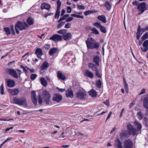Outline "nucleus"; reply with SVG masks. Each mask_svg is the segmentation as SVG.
I'll return each instance as SVG.
<instances>
[{
  "label": "nucleus",
  "mask_w": 148,
  "mask_h": 148,
  "mask_svg": "<svg viewBox=\"0 0 148 148\" xmlns=\"http://www.w3.org/2000/svg\"><path fill=\"white\" fill-rule=\"evenodd\" d=\"M88 49H98L99 47V43L92 38H88L86 41Z\"/></svg>",
  "instance_id": "nucleus-1"
},
{
  "label": "nucleus",
  "mask_w": 148,
  "mask_h": 148,
  "mask_svg": "<svg viewBox=\"0 0 148 148\" xmlns=\"http://www.w3.org/2000/svg\"><path fill=\"white\" fill-rule=\"evenodd\" d=\"M15 29L17 34L19 33V31L17 29L18 28L20 30L22 31L27 29L29 26L25 22H21L20 21H17L15 25Z\"/></svg>",
  "instance_id": "nucleus-2"
},
{
  "label": "nucleus",
  "mask_w": 148,
  "mask_h": 148,
  "mask_svg": "<svg viewBox=\"0 0 148 148\" xmlns=\"http://www.w3.org/2000/svg\"><path fill=\"white\" fill-rule=\"evenodd\" d=\"M14 103L20 106H23L26 107L27 105L26 99L25 97L17 98L14 97L13 98Z\"/></svg>",
  "instance_id": "nucleus-3"
},
{
  "label": "nucleus",
  "mask_w": 148,
  "mask_h": 148,
  "mask_svg": "<svg viewBox=\"0 0 148 148\" xmlns=\"http://www.w3.org/2000/svg\"><path fill=\"white\" fill-rule=\"evenodd\" d=\"M16 70L18 71V74L16 71L13 69H7L6 70V72L7 74L10 75L14 78L18 79L20 77L22 72L19 69H17Z\"/></svg>",
  "instance_id": "nucleus-4"
},
{
  "label": "nucleus",
  "mask_w": 148,
  "mask_h": 148,
  "mask_svg": "<svg viewBox=\"0 0 148 148\" xmlns=\"http://www.w3.org/2000/svg\"><path fill=\"white\" fill-rule=\"evenodd\" d=\"M42 96L43 98L45 99V101L47 104L50 105L51 104L50 101L51 96L50 94L47 90H44L42 92Z\"/></svg>",
  "instance_id": "nucleus-5"
},
{
  "label": "nucleus",
  "mask_w": 148,
  "mask_h": 148,
  "mask_svg": "<svg viewBox=\"0 0 148 148\" xmlns=\"http://www.w3.org/2000/svg\"><path fill=\"white\" fill-rule=\"evenodd\" d=\"M146 3L145 2L140 3L138 5L137 8L140 12V13H138V15L141 14L145 11L147 10V8L146 6Z\"/></svg>",
  "instance_id": "nucleus-6"
},
{
  "label": "nucleus",
  "mask_w": 148,
  "mask_h": 148,
  "mask_svg": "<svg viewBox=\"0 0 148 148\" xmlns=\"http://www.w3.org/2000/svg\"><path fill=\"white\" fill-rule=\"evenodd\" d=\"M127 127L129 131V133L131 135L134 136L138 134L139 131L135 128L131 124H129L127 125Z\"/></svg>",
  "instance_id": "nucleus-7"
},
{
  "label": "nucleus",
  "mask_w": 148,
  "mask_h": 148,
  "mask_svg": "<svg viewBox=\"0 0 148 148\" xmlns=\"http://www.w3.org/2000/svg\"><path fill=\"white\" fill-rule=\"evenodd\" d=\"M57 9L55 15V18H58L60 14V9L61 5V2L60 0H58L57 1Z\"/></svg>",
  "instance_id": "nucleus-8"
},
{
  "label": "nucleus",
  "mask_w": 148,
  "mask_h": 148,
  "mask_svg": "<svg viewBox=\"0 0 148 148\" xmlns=\"http://www.w3.org/2000/svg\"><path fill=\"white\" fill-rule=\"evenodd\" d=\"M124 148H132L133 143L130 139L126 140L124 141Z\"/></svg>",
  "instance_id": "nucleus-9"
},
{
  "label": "nucleus",
  "mask_w": 148,
  "mask_h": 148,
  "mask_svg": "<svg viewBox=\"0 0 148 148\" xmlns=\"http://www.w3.org/2000/svg\"><path fill=\"white\" fill-rule=\"evenodd\" d=\"M50 40L54 41H61L62 40V36L57 34L53 35L50 38Z\"/></svg>",
  "instance_id": "nucleus-10"
},
{
  "label": "nucleus",
  "mask_w": 148,
  "mask_h": 148,
  "mask_svg": "<svg viewBox=\"0 0 148 148\" xmlns=\"http://www.w3.org/2000/svg\"><path fill=\"white\" fill-rule=\"evenodd\" d=\"M31 99L33 103L36 106L37 105V99L36 97V92L33 90L31 92Z\"/></svg>",
  "instance_id": "nucleus-11"
},
{
  "label": "nucleus",
  "mask_w": 148,
  "mask_h": 148,
  "mask_svg": "<svg viewBox=\"0 0 148 148\" xmlns=\"http://www.w3.org/2000/svg\"><path fill=\"white\" fill-rule=\"evenodd\" d=\"M7 86L10 88L14 87L15 86V82L12 79H5Z\"/></svg>",
  "instance_id": "nucleus-12"
},
{
  "label": "nucleus",
  "mask_w": 148,
  "mask_h": 148,
  "mask_svg": "<svg viewBox=\"0 0 148 148\" xmlns=\"http://www.w3.org/2000/svg\"><path fill=\"white\" fill-rule=\"evenodd\" d=\"M57 77L61 80H64L66 79L65 74L61 71H58L57 73Z\"/></svg>",
  "instance_id": "nucleus-13"
},
{
  "label": "nucleus",
  "mask_w": 148,
  "mask_h": 148,
  "mask_svg": "<svg viewBox=\"0 0 148 148\" xmlns=\"http://www.w3.org/2000/svg\"><path fill=\"white\" fill-rule=\"evenodd\" d=\"M62 99V97L61 95L59 94H56L54 95L52 99L53 101L59 103L61 100Z\"/></svg>",
  "instance_id": "nucleus-14"
},
{
  "label": "nucleus",
  "mask_w": 148,
  "mask_h": 148,
  "mask_svg": "<svg viewBox=\"0 0 148 148\" xmlns=\"http://www.w3.org/2000/svg\"><path fill=\"white\" fill-rule=\"evenodd\" d=\"M8 91L13 96L17 95L19 92V90L18 88L14 89H9L8 90Z\"/></svg>",
  "instance_id": "nucleus-15"
},
{
  "label": "nucleus",
  "mask_w": 148,
  "mask_h": 148,
  "mask_svg": "<svg viewBox=\"0 0 148 148\" xmlns=\"http://www.w3.org/2000/svg\"><path fill=\"white\" fill-rule=\"evenodd\" d=\"M49 66V64L47 61H45L43 62L40 66V68L42 71L44 70H47Z\"/></svg>",
  "instance_id": "nucleus-16"
},
{
  "label": "nucleus",
  "mask_w": 148,
  "mask_h": 148,
  "mask_svg": "<svg viewBox=\"0 0 148 148\" xmlns=\"http://www.w3.org/2000/svg\"><path fill=\"white\" fill-rule=\"evenodd\" d=\"M77 97L81 99L84 98V97L86 95V93L84 92H83L79 90L76 93Z\"/></svg>",
  "instance_id": "nucleus-17"
},
{
  "label": "nucleus",
  "mask_w": 148,
  "mask_h": 148,
  "mask_svg": "<svg viewBox=\"0 0 148 148\" xmlns=\"http://www.w3.org/2000/svg\"><path fill=\"white\" fill-rule=\"evenodd\" d=\"M66 95L68 98L70 97L72 98L73 97V91L71 88H69L66 91Z\"/></svg>",
  "instance_id": "nucleus-18"
},
{
  "label": "nucleus",
  "mask_w": 148,
  "mask_h": 148,
  "mask_svg": "<svg viewBox=\"0 0 148 148\" xmlns=\"http://www.w3.org/2000/svg\"><path fill=\"white\" fill-rule=\"evenodd\" d=\"M129 133L127 131H125L121 132V139H124L128 138L129 136Z\"/></svg>",
  "instance_id": "nucleus-19"
},
{
  "label": "nucleus",
  "mask_w": 148,
  "mask_h": 148,
  "mask_svg": "<svg viewBox=\"0 0 148 148\" xmlns=\"http://www.w3.org/2000/svg\"><path fill=\"white\" fill-rule=\"evenodd\" d=\"M35 54H36L37 57L39 58H40L41 56L43 55L42 49L38 48H37L36 49Z\"/></svg>",
  "instance_id": "nucleus-20"
},
{
  "label": "nucleus",
  "mask_w": 148,
  "mask_h": 148,
  "mask_svg": "<svg viewBox=\"0 0 148 148\" xmlns=\"http://www.w3.org/2000/svg\"><path fill=\"white\" fill-rule=\"evenodd\" d=\"M85 76L91 79L92 78L94 77V75L93 73L90 71L88 70L87 69L85 71Z\"/></svg>",
  "instance_id": "nucleus-21"
},
{
  "label": "nucleus",
  "mask_w": 148,
  "mask_h": 148,
  "mask_svg": "<svg viewBox=\"0 0 148 148\" xmlns=\"http://www.w3.org/2000/svg\"><path fill=\"white\" fill-rule=\"evenodd\" d=\"M134 125L138 131H139L141 130L142 128V126L139 121L137 120L134 121Z\"/></svg>",
  "instance_id": "nucleus-22"
},
{
  "label": "nucleus",
  "mask_w": 148,
  "mask_h": 148,
  "mask_svg": "<svg viewBox=\"0 0 148 148\" xmlns=\"http://www.w3.org/2000/svg\"><path fill=\"white\" fill-rule=\"evenodd\" d=\"M63 38L65 40H68L71 39L72 35L70 33H68L63 36Z\"/></svg>",
  "instance_id": "nucleus-23"
},
{
  "label": "nucleus",
  "mask_w": 148,
  "mask_h": 148,
  "mask_svg": "<svg viewBox=\"0 0 148 148\" xmlns=\"http://www.w3.org/2000/svg\"><path fill=\"white\" fill-rule=\"evenodd\" d=\"M143 106L145 108L148 110V97H145L143 101Z\"/></svg>",
  "instance_id": "nucleus-24"
},
{
  "label": "nucleus",
  "mask_w": 148,
  "mask_h": 148,
  "mask_svg": "<svg viewBox=\"0 0 148 148\" xmlns=\"http://www.w3.org/2000/svg\"><path fill=\"white\" fill-rule=\"evenodd\" d=\"M51 8V6L49 4L43 3H42L41 5V8L42 10L45 9L47 10H49Z\"/></svg>",
  "instance_id": "nucleus-25"
},
{
  "label": "nucleus",
  "mask_w": 148,
  "mask_h": 148,
  "mask_svg": "<svg viewBox=\"0 0 148 148\" xmlns=\"http://www.w3.org/2000/svg\"><path fill=\"white\" fill-rule=\"evenodd\" d=\"M58 51V49L56 48H53L50 49L49 54L50 56H53L54 54L56 53Z\"/></svg>",
  "instance_id": "nucleus-26"
},
{
  "label": "nucleus",
  "mask_w": 148,
  "mask_h": 148,
  "mask_svg": "<svg viewBox=\"0 0 148 148\" xmlns=\"http://www.w3.org/2000/svg\"><path fill=\"white\" fill-rule=\"evenodd\" d=\"M97 19L104 23H106L107 22L106 17L104 15L98 16Z\"/></svg>",
  "instance_id": "nucleus-27"
},
{
  "label": "nucleus",
  "mask_w": 148,
  "mask_h": 148,
  "mask_svg": "<svg viewBox=\"0 0 148 148\" xmlns=\"http://www.w3.org/2000/svg\"><path fill=\"white\" fill-rule=\"evenodd\" d=\"M40 82L41 84L44 86H46L47 84V81L43 77H41L40 79Z\"/></svg>",
  "instance_id": "nucleus-28"
},
{
  "label": "nucleus",
  "mask_w": 148,
  "mask_h": 148,
  "mask_svg": "<svg viewBox=\"0 0 148 148\" xmlns=\"http://www.w3.org/2000/svg\"><path fill=\"white\" fill-rule=\"evenodd\" d=\"M99 57L98 56H96L94 57L93 58V62L95 63L96 65L99 66Z\"/></svg>",
  "instance_id": "nucleus-29"
},
{
  "label": "nucleus",
  "mask_w": 148,
  "mask_h": 148,
  "mask_svg": "<svg viewBox=\"0 0 148 148\" xmlns=\"http://www.w3.org/2000/svg\"><path fill=\"white\" fill-rule=\"evenodd\" d=\"M88 66L89 68L91 69L92 71H95L96 69H97L95 66V65L92 63H88Z\"/></svg>",
  "instance_id": "nucleus-30"
},
{
  "label": "nucleus",
  "mask_w": 148,
  "mask_h": 148,
  "mask_svg": "<svg viewBox=\"0 0 148 148\" xmlns=\"http://www.w3.org/2000/svg\"><path fill=\"white\" fill-rule=\"evenodd\" d=\"M136 116L139 120H141L143 118V116L140 111H139L137 112Z\"/></svg>",
  "instance_id": "nucleus-31"
},
{
  "label": "nucleus",
  "mask_w": 148,
  "mask_h": 148,
  "mask_svg": "<svg viewBox=\"0 0 148 148\" xmlns=\"http://www.w3.org/2000/svg\"><path fill=\"white\" fill-rule=\"evenodd\" d=\"M89 94L91 95L92 97H96L97 96V92L95 90L92 89L89 92Z\"/></svg>",
  "instance_id": "nucleus-32"
},
{
  "label": "nucleus",
  "mask_w": 148,
  "mask_h": 148,
  "mask_svg": "<svg viewBox=\"0 0 148 148\" xmlns=\"http://www.w3.org/2000/svg\"><path fill=\"white\" fill-rule=\"evenodd\" d=\"M4 31L6 32V34L7 36L11 34V31L9 27H5L3 28Z\"/></svg>",
  "instance_id": "nucleus-33"
},
{
  "label": "nucleus",
  "mask_w": 148,
  "mask_h": 148,
  "mask_svg": "<svg viewBox=\"0 0 148 148\" xmlns=\"http://www.w3.org/2000/svg\"><path fill=\"white\" fill-rule=\"evenodd\" d=\"M103 83L102 81L100 79H99L98 81L96 82V86L99 88H101V85Z\"/></svg>",
  "instance_id": "nucleus-34"
},
{
  "label": "nucleus",
  "mask_w": 148,
  "mask_h": 148,
  "mask_svg": "<svg viewBox=\"0 0 148 148\" xmlns=\"http://www.w3.org/2000/svg\"><path fill=\"white\" fill-rule=\"evenodd\" d=\"M116 146L117 148H123L122 146V143L120 141L119 139H118L116 142Z\"/></svg>",
  "instance_id": "nucleus-35"
},
{
  "label": "nucleus",
  "mask_w": 148,
  "mask_h": 148,
  "mask_svg": "<svg viewBox=\"0 0 148 148\" xmlns=\"http://www.w3.org/2000/svg\"><path fill=\"white\" fill-rule=\"evenodd\" d=\"M27 22L29 25H32L34 24L33 19L31 17H29L28 18Z\"/></svg>",
  "instance_id": "nucleus-36"
},
{
  "label": "nucleus",
  "mask_w": 148,
  "mask_h": 148,
  "mask_svg": "<svg viewBox=\"0 0 148 148\" xmlns=\"http://www.w3.org/2000/svg\"><path fill=\"white\" fill-rule=\"evenodd\" d=\"M67 30L66 29H61L58 31L57 33L60 34H65L66 33Z\"/></svg>",
  "instance_id": "nucleus-37"
},
{
  "label": "nucleus",
  "mask_w": 148,
  "mask_h": 148,
  "mask_svg": "<svg viewBox=\"0 0 148 148\" xmlns=\"http://www.w3.org/2000/svg\"><path fill=\"white\" fill-rule=\"evenodd\" d=\"M96 12L95 10H89L88 11H86L85 12L84 14L85 16H87L90 14H91L93 13Z\"/></svg>",
  "instance_id": "nucleus-38"
},
{
  "label": "nucleus",
  "mask_w": 148,
  "mask_h": 148,
  "mask_svg": "<svg viewBox=\"0 0 148 148\" xmlns=\"http://www.w3.org/2000/svg\"><path fill=\"white\" fill-rule=\"evenodd\" d=\"M142 40L143 41L145 39L148 38V32H146L141 37Z\"/></svg>",
  "instance_id": "nucleus-39"
},
{
  "label": "nucleus",
  "mask_w": 148,
  "mask_h": 148,
  "mask_svg": "<svg viewBox=\"0 0 148 148\" xmlns=\"http://www.w3.org/2000/svg\"><path fill=\"white\" fill-rule=\"evenodd\" d=\"M91 30L92 31V33L95 34L97 35L99 34L98 30L95 27H93Z\"/></svg>",
  "instance_id": "nucleus-40"
},
{
  "label": "nucleus",
  "mask_w": 148,
  "mask_h": 148,
  "mask_svg": "<svg viewBox=\"0 0 148 148\" xmlns=\"http://www.w3.org/2000/svg\"><path fill=\"white\" fill-rule=\"evenodd\" d=\"M105 6L108 10H110L111 6L108 1L106 2L105 4Z\"/></svg>",
  "instance_id": "nucleus-41"
},
{
  "label": "nucleus",
  "mask_w": 148,
  "mask_h": 148,
  "mask_svg": "<svg viewBox=\"0 0 148 148\" xmlns=\"http://www.w3.org/2000/svg\"><path fill=\"white\" fill-rule=\"evenodd\" d=\"M12 138V137H10L7 138L4 142L0 145V148H1L5 143L7 142L8 141L10 140Z\"/></svg>",
  "instance_id": "nucleus-42"
},
{
  "label": "nucleus",
  "mask_w": 148,
  "mask_h": 148,
  "mask_svg": "<svg viewBox=\"0 0 148 148\" xmlns=\"http://www.w3.org/2000/svg\"><path fill=\"white\" fill-rule=\"evenodd\" d=\"M100 31L101 32L103 33H106V28L104 26L101 25L100 28Z\"/></svg>",
  "instance_id": "nucleus-43"
},
{
  "label": "nucleus",
  "mask_w": 148,
  "mask_h": 148,
  "mask_svg": "<svg viewBox=\"0 0 148 148\" xmlns=\"http://www.w3.org/2000/svg\"><path fill=\"white\" fill-rule=\"evenodd\" d=\"M4 93L3 84H2L0 86V94L1 95H3Z\"/></svg>",
  "instance_id": "nucleus-44"
},
{
  "label": "nucleus",
  "mask_w": 148,
  "mask_h": 148,
  "mask_svg": "<svg viewBox=\"0 0 148 148\" xmlns=\"http://www.w3.org/2000/svg\"><path fill=\"white\" fill-rule=\"evenodd\" d=\"M65 23V22L62 21L58 25L57 28L58 29L60 27H62Z\"/></svg>",
  "instance_id": "nucleus-45"
},
{
  "label": "nucleus",
  "mask_w": 148,
  "mask_h": 148,
  "mask_svg": "<svg viewBox=\"0 0 148 148\" xmlns=\"http://www.w3.org/2000/svg\"><path fill=\"white\" fill-rule=\"evenodd\" d=\"M94 71H95V74L99 78H101V76L100 75V74L99 73V71L97 69H96Z\"/></svg>",
  "instance_id": "nucleus-46"
},
{
  "label": "nucleus",
  "mask_w": 148,
  "mask_h": 148,
  "mask_svg": "<svg viewBox=\"0 0 148 148\" xmlns=\"http://www.w3.org/2000/svg\"><path fill=\"white\" fill-rule=\"evenodd\" d=\"M71 16H73L74 17H76L77 18H81L82 19L84 18V16H82L79 15H78L73 14L71 15Z\"/></svg>",
  "instance_id": "nucleus-47"
},
{
  "label": "nucleus",
  "mask_w": 148,
  "mask_h": 148,
  "mask_svg": "<svg viewBox=\"0 0 148 148\" xmlns=\"http://www.w3.org/2000/svg\"><path fill=\"white\" fill-rule=\"evenodd\" d=\"M93 25L95 26L97 28H100L101 26V24L98 22L94 23L93 24Z\"/></svg>",
  "instance_id": "nucleus-48"
},
{
  "label": "nucleus",
  "mask_w": 148,
  "mask_h": 148,
  "mask_svg": "<svg viewBox=\"0 0 148 148\" xmlns=\"http://www.w3.org/2000/svg\"><path fill=\"white\" fill-rule=\"evenodd\" d=\"M37 75L36 74H32L31 75L30 78L32 80H34L37 77Z\"/></svg>",
  "instance_id": "nucleus-49"
},
{
  "label": "nucleus",
  "mask_w": 148,
  "mask_h": 148,
  "mask_svg": "<svg viewBox=\"0 0 148 148\" xmlns=\"http://www.w3.org/2000/svg\"><path fill=\"white\" fill-rule=\"evenodd\" d=\"M143 33L137 32L136 33V35L137 36L136 39L138 40H139L140 37L142 34Z\"/></svg>",
  "instance_id": "nucleus-50"
},
{
  "label": "nucleus",
  "mask_w": 148,
  "mask_h": 148,
  "mask_svg": "<svg viewBox=\"0 0 148 148\" xmlns=\"http://www.w3.org/2000/svg\"><path fill=\"white\" fill-rule=\"evenodd\" d=\"M147 30L148 31V26H145L144 28H142L140 32L143 33V34L144 32Z\"/></svg>",
  "instance_id": "nucleus-51"
},
{
  "label": "nucleus",
  "mask_w": 148,
  "mask_h": 148,
  "mask_svg": "<svg viewBox=\"0 0 148 148\" xmlns=\"http://www.w3.org/2000/svg\"><path fill=\"white\" fill-rule=\"evenodd\" d=\"M143 47H148V39L145 40L143 43Z\"/></svg>",
  "instance_id": "nucleus-52"
},
{
  "label": "nucleus",
  "mask_w": 148,
  "mask_h": 148,
  "mask_svg": "<svg viewBox=\"0 0 148 148\" xmlns=\"http://www.w3.org/2000/svg\"><path fill=\"white\" fill-rule=\"evenodd\" d=\"M20 68L23 69V71L25 73V74H26L28 73L27 70L25 69V67H24L23 65H21L20 66Z\"/></svg>",
  "instance_id": "nucleus-53"
},
{
  "label": "nucleus",
  "mask_w": 148,
  "mask_h": 148,
  "mask_svg": "<svg viewBox=\"0 0 148 148\" xmlns=\"http://www.w3.org/2000/svg\"><path fill=\"white\" fill-rule=\"evenodd\" d=\"M144 48L141 47V49L144 52H146L148 50V47H143Z\"/></svg>",
  "instance_id": "nucleus-54"
},
{
  "label": "nucleus",
  "mask_w": 148,
  "mask_h": 148,
  "mask_svg": "<svg viewBox=\"0 0 148 148\" xmlns=\"http://www.w3.org/2000/svg\"><path fill=\"white\" fill-rule=\"evenodd\" d=\"M124 85V88H125V89L126 92L127 93H128L129 88H128V87L127 84H125Z\"/></svg>",
  "instance_id": "nucleus-55"
},
{
  "label": "nucleus",
  "mask_w": 148,
  "mask_h": 148,
  "mask_svg": "<svg viewBox=\"0 0 148 148\" xmlns=\"http://www.w3.org/2000/svg\"><path fill=\"white\" fill-rule=\"evenodd\" d=\"M77 8L80 10H84L85 8V7L83 5H77Z\"/></svg>",
  "instance_id": "nucleus-56"
},
{
  "label": "nucleus",
  "mask_w": 148,
  "mask_h": 148,
  "mask_svg": "<svg viewBox=\"0 0 148 148\" xmlns=\"http://www.w3.org/2000/svg\"><path fill=\"white\" fill-rule=\"evenodd\" d=\"M38 102L39 104H41L42 102V101L41 98V97L40 95H39L38 97Z\"/></svg>",
  "instance_id": "nucleus-57"
},
{
  "label": "nucleus",
  "mask_w": 148,
  "mask_h": 148,
  "mask_svg": "<svg viewBox=\"0 0 148 148\" xmlns=\"http://www.w3.org/2000/svg\"><path fill=\"white\" fill-rule=\"evenodd\" d=\"M11 30L12 32V34L13 35H14L15 34V33L14 32V29L13 28V26L12 25L11 27Z\"/></svg>",
  "instance_id": "nucleus-58"
},
{
  "label": "nucleus",
  "mask_w": 148,
  "mask_h": 148,
  "mask_svg": "<svg viewBox=\"0 0 148 148\" xmlns=\"http://www.w3.org/2000/svg\"><path fill=\"white\" fill-rule=\"evenodd\" d=\"M71 8L70 7H68L67 8V13H70L71 12Z\"/></svg>",
  "instance_id": "nucleus-59"
},
{
  "label": "nucleus",
  "mask_w": 148,
  "mask_h": 148,
  "mask_svg": "<svg viewBox=\"0 0 148 148\" xmlns=\"http://www.w3.org/2000/svg\"><path fill=\"white\" fill-rule=\"evenodd\" d=\"M71 24L68 23L66 24L64 26V28H70L71 27Z\"/></svg>",
  "instance_id": "nucleus-60"
},
{
  "label": "nucleus",
  "mask_w": 148,
  "mask_h": 148,
  "mask_svg": "<svg viewBox=\"0 0 148 148\" xmlns=\"http://www.w3.org/2000/svg\"><path fill=\"white\" fill-rule=\"evenodd\" d=\"M69 16V14H66L63 16L62 17H61L62 20H64L66 19V18L68 17Z\"/></svg>",
  "instance_id": "nucleus-61"
},
{
  "label": "nucleus",
  "mask_w": 148,
  "mask_h": 148,
  "mask_svg": "<svg viewBox=\"0 0 148 148\" xmlns=\"http://www.w3.org/2000/svg\"><path fill=\"white\" fill-rule=\"evenodd\" d=\"M25 67L27 68V69L29 70L31 73H34L35 72L34 69H29V67H27V66H26Z\"/></svg>",
  "instance_id": "nucleus-62"
},
{
  "label": "nucleus",
  "mask_w": 148,
  "mask_h": 148,
  "mask_svg": "<svg viewBox=\"0 0 148 148\" xmlns=\"http://www.w3.org/2000/svg\"><path fill=\"white\" fill-rule=\"evenodd\" d=\"M145 88H143L140 92L139 93V95H141L145 93Z\"/></svg>",
  "instance_id": "nucleus-63"
},
{
  "label": "nucleus",
  "mask_w": 148,
  "mask_h": 148,
  "mask_svg": "<svg viewBox=\"0 0 148 148\" xmlns=\"http://www.w3.org/2000/svg\"><path fill=\"white\" fill-rule=\"evenodd\" d=\"M73 19V18L72 17H69L66 20V22H70L72 21Z\"/></svg>",
  "instance_id": "nucleus-64"
}]
</instances>
